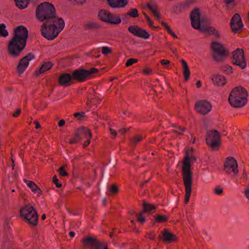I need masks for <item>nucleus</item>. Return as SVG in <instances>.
I'll return each instance as SVG.
<instances>
[{"instance_id": "nucleus-1", "label": "nucleus", "mask_w": 249, "mask_h": 249, "mask_svg": "<svg viewBox=\"0 0 249 249\" xmlns=\"http://www.w3.org/2000/svg\"><path fill=\"white\" fill-rule=\"evenodd\" d=\"M28 37V31L25 27L19 25L14 29L13 37L7 46V53L11 57L20 55L26 45Z\"/></svg>"}, {"instance_id": "nucleus-2", "label": "nucleus", "mask_w": 249, "mask_h": 249, "mask_svg": "<svg viewBox=\"0 0 249 249\" xmlns=\"http://www.w3.org/2000/svg\"><path fill=\"white\" fill-rule=\"evenodd\" d=\"M196 160V157L189 154L188 149L182 160V179L185 188L184 203L187 204L190 199L192 192L193 173L191 170V164Z\"/></svg>"}, {"instance_id": "nucleus-3", "label": "nucleus", "mask_w": 249, "mask_h": 249, "mask_svg": "<svg viewBox=\"0 0 249 249\" xmlns=\"http://www.w3.org/2000/svg\"><path fill=\"white\" fill-rule=\"evenodd\" d=\"M248 95V94L246 89L241 87H235L230 94L229 101L232 107H242L247 103Z\"/></svg>"}, {"instance_id": "nucleus-4", "label": "nucleus", "mask_w": 249, "mask_h": 249, "mask_svg": "<svg viewBox=\"0 0 249 249\" xmlns=\"http://www.w3.org/2000/svg\"><path fill=\"white\" fill-rule=\"evenodd\" d=\"M55 9L51 3L47 1L39 4L36 7V15L37 19L41 21H46L52 16L54 15Z\"/></svg>"}, {"instance_id": "nucleus-5", "label": "nucleus", "mask_w": 249, "mask_h": 249, "mask_svg": "<svg viewBox=\"0 0 249 249\" xmlns=\"http://www.w3.org/2000/svg\"><path fill=\"white\" fill-rule=\"evenodd\" d=\"M190 19L192 26L201 32L212 35L215 31V28L212 26H203L200 25V11L199 9L196 8L192 11L190 14Z\"/></svg>"}, {"instance_id": "nucleus-6", "label": "nucleus", "mask_w": 249, "mask_h": 249, "mask_svg": "<svg viewBox=\"0 0 249 249\" xmlns=\"http://www.w3.org/2000/svg\"><path fill=\"white\" fill-rule=\"evenodd\" d=\"M99 71L98 69L92 68L89 70L84 69H78L71 73L73 81L83 82L91 77L92 74Z\"/></svg>"}, {"instance_id": "nucleus-7", "label": "nucleus", "mask_w": 249, "mask_h": 249, "mask_svg": "<svg viewBox=\"0 0 249 249\" xmlns=\"http://www.w3.org/2000/svg\"><path fill=\"white\" fill-rule=\"evenodd\" d=\"M212 49L213 52V59L216 62L223 61L229 54V51L226 50L224 45L219 42H213Z\"/></svg>"}, {"instance_id": "nucleus-8", "label": "nucleus", "mask_w": 249, "mask_h": 249, "mask_svg": "<svg viewBox=\"0 0 249 249\" xmlns=\"http://www.w3.org/2000/svg\"><path fill=\"white\" fill-rule=\"evenodd\" d=\"M83 247L88 249H108L107 244L93 236H88L82 240Z\"/></svg>"}, {"instance_id": "nucleus-9", "label": "nucleus", "mask_w": 249, "mask_h": 249, "mask_svg": "<svg viewBox=\"0 0 249 249\" xmlns=\"http://www.w3.org/2000/svg\"><path fill=\"white\" fill-rule=\"evenodd\" d=\"M20 214L23 219H27L28 215H31V226H35L37 224L38 216L36 211L30 204H25L20 210Z\"/></svg>"}, {"instance_id": "nucleus-10", "label": "nucleus", "mask_w": 249, "mask_h": 249, "mask_svg": "<svg viewBox=\"0 0 249 249\" xmlns=\"http://www.w3.org/2000/svg\"><path fill=\"white\" fill-rule=\"evenodd\" d=\"M207 144L214 149L219 146L221 143V136L216 130H212L207 132L206 139Z\"/></svg>"}, {"instance_id": "nucleus-11", "label": "nucleus", "mask_w": 249, "mask_h": 249, "mask_svg": "<svg viewBox=\"0 0 249 249\" xmlns=\"http://www.w3.org/2000/svg\"><path fill=\"white\" fill-rule=\"evenodd\" d=\"M232 54L233 64L239 66L242 69H244L246 67V61L244 50L242 49L237 48L232 52Z\"/></svg>"}, {"instance_id": "nucleus-12", "label": "nucleus", "mask_w": 249, "mask_h": 249, "mask_svg": "<svg viewBox=\"0 0 249 249\" xmlns=\"http://www.w3.org/2000/svg\"><path fill=\"white\" fill-rule=\"evenodd\" d=\"M223 170L227 174H232L233 176H236L239 171L235 159L233 157L227 158L224 163Z\"/></svg>"}, {"instance_id": "nucleus-13", "label": "nucleus", "mask_w": 249, "mask_h": 249, "mask_svg": "<svg viewBox=\"0 0 249 249\" xmlns=\"http://www.w3.org/2000/svg\"><path fill=\"white\" fill-rule=\"evenodd\" d=\"M61 31H59L54 26L49 25L44 27L43 24L41 26V33L42 35L48 40H53L55 38Z\"/></svg>"}, {"instance_id": "nucleus-14", "label": "nucleus", "mask_w": 249, "mask_h": 249, "mask_svg": "<svg viewBox=\"0 0 249 249\" xmlns=\"http://www.w3.org/2000/svg\"><path fill=\"white\" fill-rule=\"evenodd\" d=\"M35 56L32 53H29L25 56L21 58L17 66V69L19 75H20L25 71L29 64V61L34 59Z\"/></svg>"}, {"instance_id": "nucleus-15", "label": "nucleus", "mask_w": 249, "mask_h": 249, "mask_svg": "<svg viewBox=\"0 0 249 249\" xmlns=\"http://www.w3.org/2000/svg\"><path fill=\"white\" fill-rule=\"evenodd\" d=\"M48 25L51 26H54L59 31H61L64 28L65 23L62 18H58L56 17L55 13L54 15L52 16L43 23L44 27Z\"/></svg>"}, {"instance_id": "nucleus-16", "label": "nucleus", "mask_w": 249, "mask_h": 249, "mask_svg": "<svg viewBox=\"0 0 249 249\" xmlns=\"http://www.w3.org/2000/svg\"><path fill=\"white\" fill-rule=\"evenodd\" d=\"M230 25L231 30L234 33H239L242 31L243 25L240 15L235 13L231 20Z\"/></svg>"}, {"instance_id": "nucleus-17", "label": "nucleus", "mask_w": 249, "mask_h": 249, "mask_svg": "<svg viewBox=\"0 0 249 249\" xmlns=\"http://www.w3.org/2000/svg\"><path fill=\"white\" fill-rule=\"evenodd\" d=\"M195 108L200 113L206 114L210 111L212 106L207 101H200L196 104Z\"/></svg>"}, {"instance_id": "nucleus-18", "label": "nucleus", "mask_w": 249, "mask_h": 249, "mask_svg": "<svg viewBox=\"0 0 249 249\" xmlns=\"http://www.w3.org/2000/svg\"><path fill=\"white\" fill-rule=\"evenodd\" d=\"M73 78L72 77V74L69 73H62L60 75L58 81V83L62 86L68 87L71 85L72 82Z\"/></svg>"}, {"instance_id": "nucleus-19", "label": "nucleus", "mask_w": 249, "mask_h": 249, "mask_svg": "<svg viewBox=\"0 0 249 249\" xmlns=\"http://www.w3.org/2000/svg\"><path fill=\"white\" fill-rule=\"evenodd\" d=\"M162 235H160L159 238L161 239L164 243H171L177 239L176 235L165 229L161 232Z\"/></svg>"}, {"instance_id": "nucleus-20", "label": "nucleus", "mask_w": 249, "mask_h": 249, "mask_svg": "<svg viewBox=\"0 0 249 249\" xmlns=\"http://www.w3.org/2000/svg\"><path fill=\"white\" fill-rule=\"evenodd\" d=\"M76 133L80 141L88 138H91L92 137L90 130L86 127H81L77 129Z\"/></svg>"}, {"instance_id": "nucleus-21", "label": "nucleus", "mask_w": 249, "mask_h": 249, "mask_svg": "<svg viewBox=\"0 0 249 249\" xmlns=\"http://www.w3.org/2000/svg\"><path fill=\"white\" fill-rule=\"evenodd\" d=\"M108 4L111 8H122L128 3V0H107Z\"/></svg>"}, {"instance_id": "nucleus-22", "label": "nucleus", "mask_w": 249, "mask_h": 249, "mask_svg": "<svg viewBox=\"0 0 249 249\" xmlns=\"http://www.w3.org/2000/svg\"><path fill=\"white\" fill-rule=\"evenodd\" d=\"M53 66L52 62L48 61L44 62L39 68L38 71H35L36 76H38L40 74L43 73L45 71L50 70Z\"/></svg>"}, {"instance_id": "nucleus-23", "label": "nucleus", "mask_w": 249, "mask_h": 249, "mask_svg": "<svg viewBox=\"0 0 249 249\" xmlns=\"http://www.w3.org/2000/svg\"><path fill=\"white\" fill-rule=\"evenodd\" d=\"M212 81L214 85L220 87L223 86L227 82L226 78L219 74L214 75L212 78Z\"/></svg>"}, {"instance_id": "nucleus-24", "label": "nucleus", "mask_w": 249, "mask_h": 249, "mask_svg": "<svg viewBox=\"0 0 249 249\" xmlns=\"http://www.w3.org/2000/svg\"><path fill=\"white\" fill-rule=\"evenodd\" d=\"M180 62L182 64V72L185 81H188L190 76V71L187 62L184 59H181Z\"/></svg>"}, {"instance_id": "nucleus-25", "label": "nucleus", "mask_w": 249, "mask_h": 249, "mask_svg": "<svg viewBox=\"0 0 249 249\" xmlns=\"http://www.w3.org/2000/svg\"><path fill=\"white\" fill-rule=\"evenodd\" d=\"M83 28L85 30H94L100 28L101 26L95 22L89 21L84 24Z\"/></svg>"}, {"instance_id": "nucleus-26", "label": "nucleus", "mask_w": 249, "mask_h": 249, "mask_svg": "<svg viewBox=\"0 0 249 249\" xmlns=\"http://www.w3.org/2000/svg\"><path fill=\"white\" fill-rule=\"evenodd\" d=\"M187 5L184 2L176 4L173 7V11L176 14H179L183 10L188 9Z\"/></svg>"}, {"instance_id": "nucleus-27", "label": "nucleus", "mask_w": 249, "mask_h": 249, "mask_svg": "<svg viewBox=\"0 0 249 249\" xmlns=\"http://www.w3.org/2000/svg\"><path fill=\"white\" fill-rule=\"evenodd\" d=\"M110 12L106 10H101L98 13V17L100 19L106 23L110 22L109 15Z\"/></svg>"}, {"instance_id": "nucleus-28", "label": "nucleus", "mask_w": 249, "mask_h": 249, "mask_svg": "<svg viewBox=\"0 0 249 249\" xmlns=\"http://www.w3.org/2000/svg\"><path fill=\"white\" fill-rule=\"evenodd\" d=\"M24 181L26 182V185L31 189L32 191L34 193L41 194L42 191L41 189L33 181L26 179H24Z\"/></svg>"}, {"instance_id": "nucleus-29", "label": "nucleus", "mask_w": 249, "mask_h": 249, "mask_svg": "<svg viewBox=\"0 0 249 249\" xmlns=\"http://www.w3.org/2000/svg\"><path fill=\"white\" fill-rule=\"evenodd\" d=\"M110 22H107V23L110 24H119L121 23V19L119 16L115 14L110 13L109 19Z\"/></svg>"}, {"instance_id": "nucleus-30", "label": "nucleus", "mask_w": 249, "mask_h": 249, "mask_svg": "<svg viewBox=\"0 0 249 249\" xmlns=\"http://www.w3.org/2000/svg\"><path fill=\"white\" fill-rule=\"evenodd\" d=\"M142 207L143 212H150L156 208L153 204L148 203L145 201H143Z\"/></svg>"}, {"instance_id": "nucleus-31", "label": "nucleus", "mask_w": 249, "mask_h": 249, "mask_svg": "<svg viewBox=\"0 0 249 249\" xmlns=\"http://www.w3.org/2000/svg\"><path fill=\"white\" fill-rule=\"evenodd\" d=\"M17 6L19 9L26 8L29 3L30 0H15Z\"/></svg>"}, {"instance_id": "nucleus-32", "label": "nucleus", "mask_w": 249, "mask_h": 249, "mask_svg": "<svg viewBox=\"0 0 249 249\" xmlns=\"http://www.w3.org/2000/svg\"><path fill=\"white\" fill-rule=\"evenodd\" d=\"M137 36L147 39L149 38L150 34L145 30L140 28Z\"/></svg>"}, {"instance_id": "nucleus-33", "label": "nucleus", "mask_w": 249, "mask_h": 249, "mask_svg": "<svg viewBox=\"0 0 249 249\" xmlns=\"http://www.w3.org/2000/svg\"><path fill=\"white\" fill-rule=\"evenodd\" d=\"M161 24L164 27L168 33L172 37L176 38L178 37L176 34L173 32L171 27L166 22L162 21L161 22Z\"/></svg>"}, {"instance_id": "nucleus-34", "label": "nucleus", "mask_w": 249, "mask_h": 249, "mask_svg": "<svg viewBox=\"0 0 249 249\" xmlns=\"http://www.w3.org/2000/svg\"><path fill=\"white\" fill-rule=\"evenodd\" d=\"M140 27L138 25L130 26L128 28V31L135 36H137Z\"/></svg>"}, {"instance_id": "nucleus-35", "label": "nucleus", "mask_w": 249, "mask_h": 249, "mask_svg": "<svg viewBox=\"0 0 249 249\" xmlns=\"http://www.w3.org/2000/svg\"><path fill=\"white\" fill-rule=\"evenodd\" d=\"M155 221L157 223L165 222L168 220L167 217L163 215H157L155 216Z\"/></svg>"}, {"instance_id": "nucleus-36", "label": "nucleus", "mask_w": 249, "mask_h": 249, "mask_svg": "<svg viewBox=\"0 0 249 249\" xmlns=\"http://www.w3.org/2000/svg\"><path fill=\"white\" fill-rule=\"evenodd\" d=\"M5 25L3 23L0 24V36L6 37L8 35V31L5 29Z\"/></svg>"}, {"instance_id": "nucleus-37", "label": "nucleus", "mask_w": 249, "mask_h": 249, "mask_svg": "<svg viewBox=\"0 0 249 249\" xmlns=\"http://www.w3.org/2000/svg\"><path fill=\"white\" fill-rule=\"evenodd\" d=\"M221 70L226 74H231L233 72L232 68L231 66L226 65L221 67Z\"/></svg>"}, {"instance_id": "nucleus-38", "label": "nucleus", "mask_w": 249, "mask_h": 249, "mask_svg": "<svg viewBox=\"0 0 249 249\" xmlns=\"http://www.w3.org/2000/svg\"><path fill=\"white\" fill-rule=\"evenodd\" d=\"M127 16H129L132 18L138 17L139 15L137 9L136 8L131 9L130 11L127 12Z\"/></svg>"}, {"instance_id": "nucleus-39", "label": "nucleus", "mask_w": 249, "mask_h": 249, "mask_svg": "<svg viewBox=\"0 0 249 249\" xmlns=\"http://www.w3.org/2000/svg\"><path fill=\"white\" fill-rule=\"evenodd\" d=\"M109 191L111 194L113 195H115L118 193L119 188L117 185L114 184L110 187Z\"/></svg>"}, {"instance_id": "nucleus-40", "label": "nucleus", "mask_w": 249, "mask_h": 249, "mask_svg": "<svg viewBox=\"0 0 249 249\" xmlns=\"http://www.w3.org/2000/svg\"><path fill=\"white\" fill-rule=\"evenodd\" d=\"M138 61V60L137 59L135 58H130L126 61L125 63V66L126 67H129L130 66H131L133 64L137 63Z\"/></svg>"}, {"instance_id": "nucleus-41", "label": "nucleus", "mask_w": 249, "mask_h": 249, "mask_svg": "<svg viewBox=\"0 0 249 249\" xmlns=\"http://www.w3.org/2000/svg\"><path fill=\"white\" fill-rule=\"evenodd\" d=\"M58 172H59L60 176L63 177H67L68 176V174L67 171L64 169L63 166L60 167L58 170Z\"/></svg>"}, {"instance_id": "nucleus-42", "label": "nucleus", "mask_w": 249, "mask_h": 249, "mask_svg": "<svg viewBox=\"0 0 249 249\" xmlns=\"http://www.w3.org/2000/svg\"><path fill=\"white\" fill-rule=\"evenodd\" d=\"M53 182L55 184L57 188H59L62 187V184L58 182V179L56 175L53 177Z\"/></svg>"}, {"instance_id": "nucleus-43", "label": "nucleus", "mask_w": 249, "mask_h": 249, "mask_svg": "<svg viewBox=\"0 0 249 249\" xmlns=\"http://www.w3.org/2000/svg\"><path fill=\"white\" fill-rule=\"evenodd\" d=\"M112 50L110 48L107 47H103L102 49V53L105 54H107L111 53Z\"/></svg>"}, {"instance_id": "nucleus-44", "label": "nucleus", "mask_w": 249, "mask_h": 249, "mask_svg": "<svg viewBox=\"0 0 249 249\" xmlns=\"http://www.w3.org/2000/svg\"><path fill=\"white\" fill-rule=\"evenodd\" d=\"M142 137L141 136H136L134 137L132 143L135 146H136L137 143L142 141Z\"/></svg>"}, {"instance_id": "nucleus-45", "label": "nucleus", "mask_w": 249, "mask_h": 249, "mask_svg": "<svg viewBox=\"0 0 249 249\" xmlns=\"http://www.w3.org/2000/svg\"><path fill=\"white\" fill-rule=\"evenodd\" d=\"M80 142V141H79V139L78 138V136L76 135V133H75V134H74L73 138L71 139L69 143L70 144H72L76 143V142Z\"/></svg>"}, {"instance_id": "nucleus-46", "label": "nucleus", "mask_w": 249, "mask_h": 249, "mask_svg": "<svg viewBox=\"0 0 249 249\" xmlns=\"http://www.w3.org/2000/svg\"><path fill=\"white\" fill-rule=\"evenodd\" d=\"M176 127V126H175ZM177 128L178 129H180V131H178L177 130H174L173 132L174 133L177 134L178 135H182V133L185 130V127H182L180 126L177 127Z\"/></svg>"}, {"instance_id": "nucleus-47", "label": "nucleus", "mask_w": 249, "mask_h": 249, "mask_svg": "<svg viewBox=\"0 0 249 249\" xmlns=\"http://www.w3.org/2000/svg\"><path fill=\"white\" fill-rule=\"evenodd\" d=\"M101 100L100 99V98L98 96L96 95L95 96V97L91 98L90 99L88 98L87 103L91 104V103H94L95 101H98L100 102Z\"/></svg>"}, {"instance_id": "nucleus-48", "label": "nucleus", "mask_w": 249, "mask_h": 249, "mask_svg": "<svg viewBox=\"0 0 249 249\" xmlns=\"http://www.w3.org/2000/svg\"><path fill=\"white\" fill-rule=\"evenodd\" d=\"M137 221L142 224H143L145 221V219L144 216H142V214L140 213L137 216Z\"/></svg>"}, {"instance_id": "nucleus-49", "label": "nucleus", "mask_w": 249, "mask_h": 249, "mask_svg": "<svg viewBox=\"0 0 249 249\" xmlns=\"http://www.w3.org/2000/svg\"><path fill=\"white\" fill-rule=\"evenodd\" d=\"M143 15L144 16H145V18L146 19V20L147 21L148 23V24L150 26V27H153V23H152V21L151 20V19H150L149 17L147 15V14L145 13H143Z\"/></svg>"}, {"instance_id": "nucleus-50", "label": "nucleus", "mask_w": 249, "mask_h": 249, "mask_svg": "<svg viewBox=\"0 0 249 249\" xmlns=\"http://www.w3.org/2000/svg\"><path fill=\"white\" fill-rule=\"evenodd\" d=\"M151 72L152 71L148 68L144 69L142 71V72L145 75H149L151 73Z\"/></svg>"}, {"instance_id": "nucleus-51", "label": "nucleus", "mask_w": 249, "mask_h": 249, "mask_svg": "<svg viewBox=\"0 0 249 249\" xmlns=\"http://www.w3.org/2000/svg\"><path fill=\"white\" fill-rule=\"evenodd\" d=\"M186 5H187V7H189L191 5L195 3L196 2L195 0H186L185 2H184Z\"/></svg>"}, {"instance_id": "nucleus-52", "label": "nucleus", "mask_w": 249, "mask_h": 249, "mask_svg": "<svg viewBox=\"0 0 249 249\" xmlns=\"http://www.w3.org/2000/svg\"><path fill=\"white\" fill-rule=\"evenodd\" d=\"M21 109L18 108L16 110V111L13 114V117H18L21 113Z\"/></svg>"}, {"instance_id": "nucleus-53", "label": "nucleus", "mask_w": 249, "mask_h": 249, "mask_svg": "<svg viewBox=\"0 0 249 249\" xmlns=\"http://www.w3.org/2000/svg\"><path fill=\"white\" fill-rule=\"evenodd\" d=\"M147 234L149 235L147 238L151 240H154L156 237V235L154 234L153 231H151L149 233H147Z\"/></svg>"}, {"instance_id": "nucleus-54", "label": "nucleus", "mask_w": 249, "mask_h": 249, "mask_svg": "<svg viewBox=\"0 0 249 249\" xmlns=\"http://www.w3.org/2000/svg\"><path fill=\"white\" fill-rule=\"evenodd\" d=\"M85 115V113L84 112H76L74 114H73V116L75 117H83Z\"/></svg>"}, {"instance_id": "nucleus-55", "label": "nucleus", "mask_w": 249, "mask_h": 249, "mask_svg": "<svg viewBox=\"0 0 249 249\" xmlns=\"http://www.w3.org/2000/svg\"><path fill=\"white\" fill-rule=\"evenodd\" d=\"M215 193L217 195H221L223 193V189L221 188L217 187L215 189Z\"/></svg>"}, {"instance_id": "nucleus-56", "label": "nucleus", "mask_w": 249, "mask_h": 249, "mask_svg": "<svg viewBox=\"0 0 249 249\" xmlns=\"http://www.w3.org/2000/svg\"><path fill=\"white\" fill-rule=\"evenodd\" d=\"M109 130L110 134L113 135V138H115L117 135L116 131L111 128H109Z\"/></svg>"}, {"instance_id": "nucleus-57", "label": "nucleus", "mask_w": 249, "mask_h": 249, "mask_svg": "<svg viewBox=\"0 0 249 249\" xmlns=\"http://www.w3.org/2000/svg\"><path fill=\"white\" fill-rule=\"evenodd\" d=\"M160 63L162 65H165L169 64L170 62L168 60L162 59L160 61Z\"/></svg>"}, {"instance_id": "nucleus-58", "label": "nucleus", "mask_w": 249, "mask_h": 249, "mask_svg": "<svg viewBox=\"0 0 249 249\" xmlns=\"http://www.w3.org/2000/svg\"><path fill=\"white\" fill-rule=\"evenodd\" d=\"M91 138H87L86 142L83 143L84 147H87L90 142Z\"/></svg>"}, {"instance_id": "nucleus-59", "label": "nucleus", "mask_w": 249, "mask_h": 249, "mask_svg": "<svg viewBox=\"0 0 249 249\" xmlns=\"http://www.w3.org/2000/svg\"><path fill=\"white\" fill-rule=\"evenodd\" d=\"M65 124V121L64 120H60L58 124V125L59 127L63 126Z\"/></svg>"}, {"instance_id": "nucleus-60", "label": "nucleus", "mask_w": 249, "mask_h": 249, "mask_svg": "<svg viewBox=\"0 0 249 249\" xmlns=\"http://www.w3.org/2000/svg\"><path fill=\"white\" fill-rule=\"evenodd\" d=\"M212 35L217 37H219L220 36V35H219L218 31L215 28V31H213Z\"/></svg>"}, {"instance_id": "nucleus-61", "label": "nucleus", "mask_w": 249, "mask_h": 249, "mask_svg": "<svg viewBox=\"0 0 249 249\" xmlns=\"http://www.w3.org/2000/svg\"><path fill=\"white\" fill-rule=\"evenodd\" d=\"M31 215H28V218L27 219H24L26 222H28V224H29L31 226V222L30 221V219H31Z\"/></svg>"}, {"instance_id": "nucleus-62", "label": "nucleus", "mask_w": 249, "mask_h": 249, "mask_svg": "<svg viewBox=\"0 0 249 249\" xmlns=\"http://www.w3.org/2000/svg\"><path fill=\"white\" fill-rule=\"evenodd\" d=\"M245 194L246 197L249 199V188H247L245 191Z\"/></svg>"}, {"instance_id": "nucleus-63", "label": "nucleus", "mask_w": 249, "mask_h": 249, "mask_svg": "<svg viewBox=\"0 0 249 249\" xmlns=\"http://www.w3.org/2000/svg\"><path fill=\"white\" fill-rule=\"evenodd\" d=\"M35 123V124H36L35 127H36V129H38V128H40V127H41L40 125L39 124V123L37 121H36Z\"/></svg>"}, {"instance_id": "nucleus-64", "label": "nucleus", "mask_w": 249, "mask_h": 249, "mask_svg": "<svg viewBox=\"0 0 249 249\" xmlns=\"http://www.w3.org/2000/svg\"><path fill=\"white\" fill-rule=\"evenodd\" d=\"M155 18H156L158 20H159L160 18V13L158 12V13H156L155 15H154Z\"/></svg>"}]
</instances>
